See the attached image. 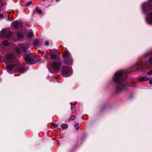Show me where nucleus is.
I'll return each mask as SVG.
<instances>
[{
	"mask_svg": "<svg viewBox=\"0 0 152 152\" xmlns=\"http://www.w3.org/2000/svg\"><path fill=\"white\" fill-rule=\"evenodd\" d=\"M127 75V73L124 70H119L114 74L113 79L116 83L115 89L116 93H119L127 88L128 84L126 80Z\"/></svg>",
	"mask_w": 152,
	"mask_h": 152,
	"instance_id": "f257e3e1",
	"label": "nucleus"
},
{
	"mask_svg": "<svg viewBox=\"0 0 152 152\" xmlns=\"http://www.w3.org/2000/svg\"><path fill=\"white\" fill-rule=\"evenodd\" d=\"M4 62L9 64L6 68L9 73H11L16 71L23 73L26 71L23 66L20 67V64L18 60L11 53L6 55Z\"/></svg>",
	"mask_w": 152,
	"mask_h": 152,
	"instance_id": "f03ea898",
	"label": "nucleus"
},
{
	"mask_svg": "<svg viewBox=\"0 0 152 152\" xmlns=\"http://www.w3.org/2000/svg\"><path fill=\"white\" fill-rule=\"evenodd\" d=\"M152 3V0H150ZM142 12L145 14H147L145 18L147 23L149 24H152V12H148L152 10V5L148 2L143 3L142 5Z\"/></svg>",
	"mask_w": 152,
	"mask_h": 152,
	"instance_id": "7ed1b4c3",
	"label": "nucleus"
},
{
	"mask_svg": "<svg viewBox=\"0 0 152 152\" xmlns=\"http://www.w3.org/2000/svg\"><path fill=\"white\" fill-rule=\"evenodd\" d=\"M51 59H54L53 61L50 63V65L53 67L54 70L58 72L59 71L60 67L62 64V62L60 57H58L57 55L54 53L50 55Z\"/></svg>",
	"mask_w": 152,
	"mask_h": 152,
	"instance_id": "20e7f679",
	"label": "nucleus"
},
{
	"mask_svg": "<svg viewBox=\"0 0 152 152\" xmlns=\"http://www.w3.org/2000/svg\"><path fill=\"white\" fill-rule=\"evenodd\" d=\"M32 55L31 54H26L24 57V59L27 64H34L36 62H39L40 59L39 56H36L33 57V58H31Z\"/></svg>",
	"mask_w": 152,
	"mask_h": 152,
	"instance_id": "39448f33",
	"label": "nucleus"
},
{
	"mask_svg": "<svg viewBox=\"0 0 152 152\" xmlns=\"http://www.w3.org/2000/svg\"><path fill=\"white\" fill-rule=\"evenodd\" d=\"M63 54L64 63L69 65L72 64L73 63L72 59L69 52L67 50H64Z\"/></svg>",
	"mask_w": 152,
	"mask_h": 152,
	"instance_id": "423d86ee",
	"label": "nucleus"
},
{
	"mask_svg": "<svg viewBox=\"0 0 152 152\" xmlns=\"http://www.w3.org/2000/svg\"><path fill=\"white\" fill-rule=\"evenodd\" d=\"M62 75L64 77H68L72 73V69L70 67L67 66H62Z\"/></svg>",
	"mask_w": 152,
	"mask_h": 152,
	"instance_id": "0eeeda50",
	"label": "nucleus"
},
{
	"mask_svg": "<svg viewBox=\"0 0 152 152\" xmlns=\"http://www.w3.org/2000/svg\"><path fill=\"white\" fill-rule=\"evenodd\" d=\"M26 48L25 46L23 45L21 49H20L19 48H17L15 49V51L18 54H20L21 53V50L23 52H25L26 51Z\"/></svg>",
	"mask_w": 152,
	"mask_h": 152,
	"instance_id": "6e6552de",
	"label": "nucleus"
},
{
	"mask_svg": "<svg viewBox=\"0 0 152 152\" xmlns=\"http://www.w3.org/2000/svg\"><path fill=\"white\" fill-rule=\"evenodd\" d=\"M42 43L41 40L38 39H37L35 40L33 42V45L35 46H38L40 45Z\"/></svg>",
	"mask_w": 152,
	"mask_h": 152,
	"instance_id": "1a4fd4ad",
	"label": "nucleus"
},
{
	"mask_svg": "<svg viewBox=\"0 0 152 152\" xmlns=\"http://www.w3.org/2000/svg\"><path fill=\"white\" fill-rule=\"evenodd\" d=\"M146 64H145L144 65H143L142 64V65H139L138 64H136L135 66V68H136L137 69H140L143 67L147 68L146 66H145Z\"/></svg>",
	"mask_w": 152,
	"mask_h": 152,
	"instance_id": "9d476101",
	"label": "nucleus"
},
{
	"mask_svg": "<svg viewBox=\"0 0 152 152\" xmlns=\"http://www.w3.org/2000/svg\"><path fill=\"white\" fill-rule=\"evenodd\" d=\"M13 26L16 28H18L19 27V23L17 21H15L12 23Z\"/></svg>",
	"mask_w": 152,
	"mask_h": 152,
	"instance_id": "9b49d317",
	"label": "nucleus"
},
{
	"mask_svg": "<svg viewBox=\"0 0 152 152\" xmlns=\"http://www.w3.org/2000/svg\"><path fill=\"white\" fill-rule=\"evenodd\" d=\"M17 36L18 38L21 39L23 38V35L22 33L20 32H17Z\"/></svg>",
	"mask_w": 152,
	"mask_h": 152,
	"instance_id": "f8f14e48",
	"label": "nucleus"
},
{
	"mask_svg": "<svg viewBox=\"0 0 152 152\" xmlns=\"http://www.w3.org/2000/svg\"><path fill=\"white\" fill-rule=\"evenodd\" d=\"M61 126L62 130H64L68 128V126L66 124H62L61 125Z\"/></svg>",
	"mask_w": 152,
	"mask_h": 152,
	"instance_id": "ddd939ff",
	"label": "nucleus"
},
{
	"mask_svg": "<svg viewBox=\"0 0 152 152\" xmlns=\"http://www.w3.org/2000/svg\"><path fill=\"white\" fill-rule=\"evenodd\" d=\"M3 44L4 48H5V47H7L9 45V42L5 40L3 42Z\"/></svg>",
	"mask_w": 152,
	"mask_h": 152,
	"instance_id": "4468645a",
	"label": "nucleus"
},
{
	"mask_svg": "<svg viewBox=\"0 0 152 152\" xmlns=\"http://www.w3.org/2000/svg\"><path fill=\"white\" fill-rule=\"evenodd\" d=\"M6 33V30L4 29H3L0 32V35L2 37H4L5 36Z\"/></svg>",
	"mask_w": 152,
	"mask_h": 152,
	"instance_id": "2eb2a0df",
	"label": "nucleus"
},
{
	"mask_svg": "<svg viewBox=\"0 0 152 152\" xmlns=\"http://www.w3.org/2000/svg\"><path fill=\"white\" fill-rule=\"evenodd\" d=\"M4 6V3L1 0H0V12L3 9V7Z\"/></svg>",
	"mask_w": 152,
	"mask_h": 152,
	"instance_id": "dca6fc26",
	"label": "nucleus"
},
{
	"mask_svg": "<svg viewBox=\"0 0 152 152\" xmlns=\"http://www.w3.org/2000/svg\"><path fill=\"white\" fill-rule=\"evenodd\" d=\"M141 80L142 81H147L149 80V78L143 76L142 77Z\"/></svg>",
	"mask_w": 152,
	"mask_h": 152,
	"instance_id": "f3484780",
	"label": "nucleus"
},
{
	"mask_svg": "<svg viewBox=\"0 0 152 152\" xmlns=\"http://www.w3.org/2000/svg\"><path fill=\"white\" fill-rule=\"evenodd\" d=\"M33 36V32L32 31H30L28 34L27 35V37L28 38H30L32 37Z\"/></svg>",
	"mask_w": 152,
	"mask_h": 152,
	"instance_id": "a211bd4d",
	"label": "nucleus"
},
{
	"mask_svg": "<svg viewBox=\"0 0 152 152\" xmlns=\"http://www.w3.org/2000/svg\"><path fill=\"white\" fill-rule=\"evenodd\" d=\"M75 118V116L74 115L71 116L69 118V121H73Z\"/></svg>",
	"mask_w": 152,
	"mask_h": 152,
	"instance_id": "6ab92c4d",
	"label": "nucleus"
},
{
	"mask_svg": "<svg viewBox=\"0 0 152 152\" xmlns=\"http://www.w3.org/2000/svg\"><path fill=\"white\" fill-rule=\"evenodd\" d=\"M76 104V103H75L72 104V105H71V110H73V109L74 108Z\"/></svg>",
	"mask_w": 152,
	"mask_h": 152,
	"instance_id": "aec40b11",
	"label": "nucleus"
},
{
	"mask_svg": "<svg viewBox=\"0 0 152 152\" xmlns=\"http://www.w3.org/2000/svg\"><path fill=\"white\" fill-rule=\"evenodd\" d=\"M31 3H32V1H28L27 2L26 4V6H28L30 5Z\"/></svg>",
	"mask_w": 152,
	"mask_h": 152,
	"instance_id": "412c9836",
	"label": "nucleus"
},
{
	"mask_svg": "<svg viewBox=\"0 0 152 152\" xmlns=\"http://www.w3.org/2000/svg\"><path fill=\"white\" fill-rule=\"evenodd\" d=\"M75 127L76 128L77 130H78L79 129V126L78 124L77 123L75 125Z\"/></svg>",
	"mask_w": 152,
	"mask_h": 152,
	"instance_id": "4be33fe9",
	"label": "nucleus"
},
{
	"mask_svg": "<svg viewBox=\"0 0 152 152\" xmlns=\"http://www.w3.org/2000/svg\"><path fill=\"white\" fill-rule=\"evenodd\" d=\"M52 126L55 128H57L58 126V125L54 123L52 124Z\"/></svg>",
	"mask_w": 152,
	"mask_h": 152,
	"instance_id": "5701e85b",
	"label": "nucleus"
},
{
	"mask_svg": "<svg viewBox=\"0 0 152 152\" xmlns=\"http://www.w3.org/2000/svg\"><path fill=\"white\" fill-rule=\"evenodd\" d=\"M37 12L39 14H41L42 13V10L40 9H38L37 10Z\"/></svg>",
	"mask_w": 152,
	"mask_h": 152,
	"instance_id": "b1692460",
	"label": "nucleus"
},
{
	"mask_svg": "<svg viewBox=\"0 0 152 152\" xmlns=\"http://www.w3.org/2000/svg\"><path fill=\"white\" fill-rule=\"evenodd\" d=\"M148 62L149 64H152V57L150 58Z\"/></svg>",
	"mask_w": 152,
	"mask_h": 152,
	"instance_id": "393cba45",
	"label": "nucleus"
},
{
	"mask_svg": "<svg viewBox=\"0 0 152 152\" xmlns=\"http://www.w3.org/2000/svg\"><path fill=\"white\" fill-rule=\"evenodd\" d=\"M11 35V34L10 33H8L6 34V36L7 37H10Z\"/></svg>",
	"mask_w": 152,
	"mask_h": 152,
	"instance_id": "a878e982",
	"label": "nucleus"
},
{
	"mask_svg": "<svg viewBox=\"0 0 152 152\" xmlns=\"http://www.w3.org/2000/svg\"><path fill=\"white\" fill-rule=\"evenodd\" d=\"M45 45L47 46H48L49 45V42L48 41H46L45 42Z\"/></svg>",
	"mask_w": 152,
	"mask_h": 152,
	"instance_id": "bb28decb",
	"label": "nucleus"
},
{
	"mask_svg": "<svg viewBox=\"0 0 152 152\" xmlns=\"http://www.w3.org/2000/svg\"><path fill=\"white\" fill-rule=\"evenodd\" d=\"M48 69H49V71L50 72H51V73H53V71L52 70V69H50V68H48Z\"/></svg>",
	"mask_w": 152,
	"mask_h": 152,
	"instance_id": "cd10ccee",
	"label": "nucleus"
},
{
	"mask_svg": "<svg viewBox=\"0 0 152 152\" xmlns=\"http://www.w3.org/2000/svg\"><path fill=\"white\" fill-rule=\"evenodd\" d=\"M149 83L150 84H152V80H150L149 82Z\"/></svg>",
	"mask_w": 152,
	"mask_h": 152,
	"instance_id": "c85d7f7f",
	"label": "nucleus"
},
{
	"mask_svg": "<svg viewBox=\"0 0 152 152\" xmlns=\"http://www.w3.org/2000/svg\"><path fill=\"white\" fill-rule=\"evenodd\" d=\"M2 17V14L0 13V18H1Z\"/></svg>",
	"mask_w": 152,
	"mask_h": 152,
	"instance_id": "c756f323",
	"label": "nucleus"
},
{
	"mask_svg": "<svg viewBox=\"0 0 152 152\" xmlns=\"http://www.w3.org/2000/svg\"><path fill=\"white\" fill-rule=\"evenodd\" d=\"M59 1V0H56V2H58V1Z\"/></svg>",
	"mask_w": 152,
	"mask_h": 152,
	"instance_id": "7c9ffc66",
	"label": "nucleus"
},
{
	"mask_svg": "<svg viewBox=\"0 0 152 152\" xmlns=\"http://www.w3.org/2000/svg\"><path fill=\"white\" fill-rule=\"evenodd\" d=\"M8 19L9 20H9V18H8Z\"/></svg>",
	"mask_w": 152,
	"mask_h": 152,
	"instance_id": "2f4dec72",
	"label": "nucleus"
}]
</instances>
